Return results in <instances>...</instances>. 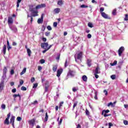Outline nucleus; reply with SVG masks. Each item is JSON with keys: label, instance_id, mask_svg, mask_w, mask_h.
<instances>
[{"label": "nucleus", "instance_id": "nucleus-29", "mask_svg": "<svg viewBox=\"0 0 128 128\" xmlns=\"http://www.w3.org/2000/svg\"><path fill=\"white\" fill-rule=\"evenodd\" d=\"M4 124H10V121L7 119H6L4 122Z\"/></svg>", "mask_w": 128, "mask_h": 128}, {"label": "nucleus", "instance_id": "nucleus-3", "mask_svg": "<svg viewBox=\"0 0 128 128\" xmlns=\"http://www.w3.org/2000/svg\"><path fill=\"white\" fill-rule=\"evenodd\" d=\"M8 72V68H6V66L4 67V68L3 69V76H2L3 80H4L6 78V72Z\"/></svg>", "mask_w": 128, "mask_h": 128}, {"label": "nucleus", "instance_id": "nucleus-58", "mask_svg": "<svg viewBox=\"0 0 128 128\" xmlns=\"http://www.w3.org/2000/svg\"><path fill=\"white\" fill-rule=\"evenodd\" d=\"M108 126H109L108 128H110L111 126H114V124H112V122H109Z\"/></svg>", "mask_w": 128, "mask_h": 128}, {"label": "nucleus", "instance_id": "nucleus-16", "mask_svg": "<svg viewBox=\"0 0 128 128\" xmlns=\"http://www.w3.org/2000/svg\"><path fill=\"white\" fill-rule=\"evenodd\" d=\"M87 64L89 68L92 66V60L90 59L87 60Z\"/></svg>", "mask_w": 128, "mask_h": 128}, {"label": "nucleus", "instance_id": "nucleus-42", "mask_svg": "<svg viewBox=\"0 0 128 128\" xmlns=\"http://www.w3.org/2000/svg\"><path fill=\"white\" fill-rule=\"evenodd\" d=\"M53 26H54V28H56V26H58V22H54L53 24Z\"/></svg>", "mask_w": 128, "mask_h": 128}, {"label": "nucleus", "instance_id": "nucleus-13", "mask_svg": "<svg viewBox=\"0 0 128 128\" xmlns=\"http://www.w3.org/2000/svg\"><path fill=\"white\" fill-rule=\"evenodd\" d=\"M62 70L60 69V70H57V74L56 76H58V78L59 76H60V74H62Z\"/></svg>", "mask_w": 128, "mask_h": 128}, {"label": "nucleus", "instance_id": "nucleus-6", "mask_svg": "<svg viewBox=\"0 0 128 128\" xmlns=\"http://www.w3.org/2000/svg\"><path fill=\"white\" fill-rule=\"evenodd\" d=\"M101 16L106 20H110V18L108 17V14H106L104 12H101Z\"/></svg>", "mask_w": 128, "mask_h": 128}, {"label": "nucleus", "instance_id": "nucleus-22", "mask_svg": "<svg viewBox=\"0 0 128 128\" xmlns=\"http://www.w3.org/2000/svg\"><path fill=\"white\" fill-rule=\"evenodd\" d=\"M27 52L28 54V56H30L32 54V50L30 48H27Z\"/></svg>", "mask_w": 128, "mask_h": 128}, {"label": "nucleus", "instance_id": "nucleus-57", "mask_svg": "<svg viewBox=\"0 0 128 128\" xmlns=\"http://www.w3.org/2000/svg\"><path fill=\"white\" fill-rule=\"evenodd\" d=\"M48 49L46 48V49H45L44 50L42 51V52H43L44 54H46V52H48Z\"/></svg>", "mask_w": 128, "mask_h": 128}, {"label": "nucleus", "instance_id": "nucleus-52", "mask_svg": "<svg viewBox=\"0 0 128 128\" xmlns=\"http://www.w3.org/2000/svg\"><path fill=\"white\" fill-rule=\"evenodd\" d=\"M42 69V66H38V70H39V72H40Z\"/></svg>", "mask_w": 128, "mask_h": 128}, {"label": "nucleus", "instance_id": "nucleus-2", "mask_svg": "<svg viewBox=\"0 0 128 128\" xmlns=\"http://www.w3.org/2000/svg\"><path fill=\"white\" fill-rule=\"evenodd\" d=\"M74 58L76 62H78V60L82 62V52H80L79 54H78L76 57L75 55Z\"/></svg>", "mask_w": 128, "mask_h": 128}, {"label": "nucleus", "instance_id": "nucleus-31", "mask_svg": "<svg viewBox=\"0 0 128 128\" xmlns=\"http://www.w3.org/2000/svg\"><path fill=\"white\" fill-rule=\"evenodd\" d=\"M116 64H118V62L116 60H115L114 62L113 63L110 64V66H116Z\"/></svg>", "mask_w": 128, "mask_h": 128}, {"label": "nucleus", "instance_id": "nucleus-50", "mask_svg": "<svg viewBox=\"0 0 128 128\" xmlns=\"http://www.w3.org/2000/svg\"><path fill=\"white\" fill-rule=\"evenodd\" d=\"M87 38H92V34H88L87 35Z\"/></svg>", "mask_w": 128, "mask_h": 128}, {"label": "nucleus", "instance_id": "nucleus-63", "mask_svg": "<svg viewBox=\"0 0 128 128\" xmlns=\"http://www.w3.org/2000/svg\"><path fill=\"white\" fill-rule=\"evenodd\" d=\"M104 93L105 94L106 96H108V91H106V90H104Z\"/></svg>", "mask_w": 128, "mask_h": 128}, {"label": "nucleus", "instance_id": "nucleus-32", "mask_svg": "<svg viewBox=\"0 0 128 128\" xmlns=\"http://www.w3.org/2000/svg\"><path fill=\"white\" fill-rule=\"evenodd\" d=\"M113 16H116V9H114L112 12Z\"/></svg>", "mask_w": 128, "mask_h": 128}, {"label": "nucleus", "instance_id": "nucleus-47", "mask_svg": "<svg viewBox=\"0 0 128 128\" xmlns=\"http://www.w3.org/2000/svg\"><path fill=\"white\" fill-rule=\"evenodd\" d=\"M32 104H38V100H35L32 103Z\"/></svg>", "mask_w": 128, "mask_h": 128}, {"label": "nucleus", "instance_id": "nucleus-48", "mask_svg": "<svg viewBox=\"0 0 128 128\" xmlns=\"http://www.w3.org/2000/svg\"><path fill=\"white\" fill-rule=\"evenodd\" d=\"M104 8H100V12L102 13V12H104Z\"/></svg>", "mask_w": 128, "mask_h": 128}, {"label": "nucleus", "instance_id": "nucleus-43", "mask_svg": "<svg viewBox=\"0 0 128 128\" xmlns=\"http://www.w3.org/2000/svg\"><path fill=\"white\" fill-rule=\"evenodd\" d=\"M124 20H126V21L128 20V14H126V16L124 18Z\"/></svg>", "mask_w": 128, "mask_h": 128}, {"label": "nucleus", "instance_id": "nucleus-11", "mask_svg": "<svg viewBox=\"0 0 128 128\" xmlns=\"http://www.w3.org/2000/svg\"><path fill=\"white\" fill-rule=\"evenodd\" d=\"M4 80H2L0 82V92H2V90H4Z\"/></svg>", "mask_w": 128, "mask_h": 128}, {"label": "nucleus", "instance_id": "nucleus-44", "mask_svg": "<svg viewBox=\"0 0 128 128\" xmlns=\"http://www.w3.org/2000/svg\"><path fill=\"white\" fill-rule=\"evenodd\" d=\"M21 90H26V88L23 86L21 88Z\"/></svg>", "mask_w": 128, "mask_h": 128}, {"label": "nucleus", "instance_id": "nucleus-5", "mask_svg": "<svg viewBox=\"0 0 128 128\" xmlns=\"http://www.w3.org/2000/svg\"><path fill=\"white\" fill-rule=\"evenodd\" d=\"M124 46H121L119 48V50H118V54L119 56H122V52H124Z\"/></svg>", "mask_w": 128, "mask_h": 128}, {"label": "nucleus", "instance_id": "nucleus-25", "mask_svg": "<svg viewBox=\"0 0 128 128\" xmlns=\"http://www.w3.org/2000/svg\"><path fill=\"white\" fill-rule=\"evenodd\" d=\"M72 92H76V90H78V87H74L72 89Z\"/></svg>", "mask_w": 128, "mask_h": 128}, {"label": "nucleus", "instance_id": "nucleus-30", "mask_svg": "<svg viewBox=\"0 0 128 128\" xmlns=\"http://www.w3.org/2000/svg\"><path fill=\"white\" fill-rule=\"evenodd\" d=\"M94 100H98V92H94Z\"/></svg>", "mask_w": 128, "mask_h": 128}, {"label": "nucleus", "instance_id": "nucleus-18", "mask_svg": "<svg viewBox=\"0 0 128 128\" xmlns=\"http://www.w3.org/2000/svg\"><path fill=\"white\" fill-rule=\"evenodd\" d=\"M58 70V66L57 65H54L53 66L52 68V70L54 72H56Z\"/></svg>", "mask_w": 128, "mask_h": 128}, {"label": "nucleus", "instance_id": "nucleus-41", "mask_svg": "<svg viewBox=\"0 0 128 128\" xmlns=\"http://www.w3.org/2000/svg\"><path fill=\"white\" fill-rule=\"evenodd\" d=\"M40 64H44L46 62V60L44 59H42L40 60Z\"/></svg>", "mask_w": 128, "mask_h": 128}, {"label": "nucleus", "instance_id": "nucleus-9", "mask_svg": "<svg viewBox=\"0 0 128 128\" xmlns=\"http://www.w3.org/2000/svg\"><path fill=\"white\" fill-rule=\"evenodd\" d=\"M14 116H12L10 120V124H12L13 128H14Z\"/></svg>", "mask_w": 128, "mask_h": 128}, {"label": "nucleus", "instance_id": "nucleus-28", "mask_svg": "<svg viewBox=\"0 0 128 128\" xmlns=\"http://www.w3.org/2000/svg\"><path fill=\"white\" fill-rule=\"evenodd\" d=\"M42 22H44V20L38 18V24H42Z\"/></svg>", "mask_w": 128, "mask_h": 128}, {"label": "nucleus", "instance_id": "nucleus-37", "mask_svg": "<svg viewBox=\"0 0 128 128\" xmlns=\"http://www.w3.org/2000/svg\"><path fill=\"white\" fill-rule=\"evenodd\" d=\"M1 108L2 110H6V104H2L1 106Z\"/></svg>", "mask_w": 128, "mask_h": 128}, {"label": "nucleus", "instance_id": "nucleus-56", "mask_svg": "<svg viewBox=\"0 0 128 128\" xmlns=\"http://www.w3.org/2000/svg\"><path fill=\"white\" fill-rule=\"evenodd\" d=\"M62 104H64V102H60V108L62 106Z\"/></svg>", "mask_w": 128, "mask_h": 128}, {"label": "nucleus", "instance_id": "nucleus-36", "mask_svg": "<svg viewBox=\"0 0 128 128\" xmlns=\"http://www.w3.org/2000/svg\"><path fill=\"white\" fill-rule=\"evenodd\" d=\"M80 8H88V6H86L84 4H82L80 6Z\"/></svg>", "mask_w": 128, "mask_h": 128}, {"label": "nucleus", "instance_id": "nucleus-8", "mask_svg": "<svg viewBox=\"0 0 128 128\" xmlns=\"http://www.w3.org/2000/svg\"><path fill=\"white\" fill-rule=\"evenodd\" d=\"M28 122L32 126H34V124H36V120L34 119L30 120Z\"/></svg>", "mask_w": 128, "mask_h": 128}, {"label": "nucleus", "instance_id": "nucleus-4", "mask_svg": "<svg viewBox=\"0 0 128 128\" xmlns=\"http://www.w3.org/2000/svg\"><path fill=\"white\" fill-rule=\"evenodd\" d=\"M70 76L71 78H74V76H76V71L75 70H69L68 74H67V78L68 76Z\"/></svg>", "mask_w": 128, "mask_h": 128}, {"label": "nucleus", "instance_id": "nucleus-15", "mask_svg": "<svg viewBox=\"0 0 128 128\" xmlns=\"http://www.w3.org/2000/svg\"><path fill=\"white\" fill-rule=\"evenodd\" d=\"M2 52H3L4 54H6V45L4 46Z\"/></svg>", "mask_w": 128, "mask_h": 128}, {"label": "nucleus", "instance_id": "nucleus-21", "mask_svg": "<svg viewBox=\"0 0 128 128\" xmlns=\"http://www.w3.org/2000/svg\"><path fill=\"white\" fill-rule=\"evenodd\" d=\"M55 14H58L60 12V8H56L54 10Z\"/></svg>", "mask_w": 128, "mask_h": 128}, {"label": "nucleus", "instance_id": "nucleus-38", "mask_svg": "<svg viewBox=\"0 0 128 128\" xmlns=\"http://www.w3.org/2000/svg\"><path fill=\"white\" fill-rule=\"evenodd\" d=\"M76 106H78L77 102L74 103L73 108H72L73 110H74V108H76Z\"/></svg>", "mask_w": 128, "mask_h": 128}, {"label": "nucleus", "instance_id": "nucleus-64", "mask_svg": "<svg viewBox=\"0 0 128 128\" xmlns=\"http://www.w3.org/2000/svg\"><path fill=\"white\" fill-rule=\"evenodd\" d=\"M124 108H126L128 110V104H124Z\"/></svg>", "mask_w": 128, "mask_h": 128}, {"label": "nucleus", "instance_id": "nucleus-54", "mask_svg": "<svg viewBox=\"0 0 128 128\" xmlns=\"http://www.w3.org/2000/svg\"><path fill=\"white\" fill-rule=\"evenodd\" d=\"M62 118H60V122H58V124H62Z\"/></svg>", "mask_w": 128, "mask_h": 128}, {"label": "nucleus", "instance_id": "nucleus-59", "mask_svg": "<svg viewBox=\"0 0 128 128\" xmlns=\"http://www.w3.org/2000/svg\"><path fill=\"white\" fill-rule=\"evenodd\" d=\"M14 74V70H12L10 71V74L12 75Z\"/></svg>", "mask_w": 128, "mask_h": 128}, {"label": "nucleus", "instance_id": "nucleus-20", "mask_svg": "<svg viewBox=\"0 0 128 128\" xmlns=\"http://www.w3.org/2000/svg\"><path fill=\"white\" fill-rule=\"evenodd\" d=\"M82 80H84V82H88V77L84 75L82 77Z\"/></svg>", "mask_w": 128, "mask_h": 128}, {"label": "nucleus", "instance_id": "nucleus-19", "mask_svg": "<svg viewBox=\"0 0 128 128\" xmlns=\"http://www.w3.org/2000/svg\"><path fill=\"white\" fill-rule=\"evenodd\" d=\"M26 68H24L23 70H22V72H20V76H22V74H26Z\"/></svg>", "mask_w": 128, "mask_h": 128}, {"label": "nucleus", "instance_id": "nucleus-51", "mask_svg": "<svg viewBox=\"0 0 128 128\" xmlns=\"http://www.w3.org/2000/svg\"><path fill=\"white\" fill-rule=\"evenodd\" d=\"M68 60H66L65 64H64L65 68H66V66H68Z\"/></svg>", "mask_w": 128, "mask_h": 128}, {"label": "nucleus", "instance_id": "nucleus-10", "mask_svg": "<svg viewBox=\"0 0 128 128\" xmlns=\"http://www.w3.org/2000/svg\"><path fill=\"white\" fill-rule=\"evenodd\" d=\"M46 8V4H38L36 7V10H38L39 8Z\"/></svg>", "mask_w": 128, "mask_h": 128}, {"label": "nucleus", "instance_id": "nucleus-34", "mask_svg": "<svg viewBox=\"0 0 128 128\" xmlns=\"http://www.w3.org/2000/svg\"><path fill=\"white\" fill-rule=\"evenodd\" d=\"M14 98H18V96L20 98V94H14L13 96Z\"/></svg>", "mask_w": 128, "mask_h": 128}, {"label": "nucleus", "instance_id": "nucleus-17", "mask_svg": "<svg viewBox=\"0 0 128 128\" xmlns=\"http://www.w3.org/2000/svg\"><path fill=\"white\" fill-rule=\"evenodd\" d=\"M14 22V20H12V17H9L8 18V24H12Z\"/></svg>", "mask_w": 128, "mask_h": 128}, {"label": "nucleus", "instance_id": "nucleus-35", "mask_svg": "<svg viewBox=\"0 0 128 128\" xmlns=\"http://www.w3.org/2000/svg\"><path fill=\"white\" fill-rule=\"evenodd\" d=\"M38 83H36L34 84L33 88H38Z\"/></svg>", "mask_w": 128, "mask_h": 128}, {"label": "nucleus", "instance_id": "nucleus-55", "mask_svg": "<svg viewBox=\"0 0 128 128\" xmlns=\"http://www.w3.org/2000/svg\"><path fill=\"white\" fill-rule=\"evenodd\" d=\"M34 80H35L34 78L32 77L31 78V82H34Z\"/></svg>", "mask_w": 128, "mask_h": 128}, {"label": "nucleus", "instance_id": "nucleus-14", "mask_svg": "<svg viewBox=\"0 0 128 128\" xmlns=\"http://www.w3.org/2000/svg\"><path fill=\"white\" fill-rule=\"evenodd\" d=\"M10 30H12L14 32H18V28H16V27L14 26L10 27Z\"/></svg>", "mask_w": 128, "mask_h": 128}, {"label": "nucleus", "instance_id": "nucleus-62", "mask_svg": "<svg viewBox=\"0 0 128 128\" xmlns=\"http://www.w3.org/2000/svg\"><path fill=\"white\" fill-rule=\"evenodd\" d=\"M8 50H12V46H7Z\"/></svg>", "mask_w": 128, "mask_h": 128}, {"label": "nucleus", "instance_id": "nucleus-24", "mask_svg": "<svg viewBox=\"0 0 128 128\" xmlns=\"http://www.w3.org/2000/svg\"><path fill=\"white\" fill-rule=\"evenodd\" d=\"M58 6H62V4H64V2H62V0H58Z\"/></svg>", "mask_w": 128, "mask_h": 128}, {"label": "nucleus", "instance_id": "nucleus-1", "mask_svg": "<svg viewBox=\"0 0 128 128\" xmlns=\"http://www.w3.org/2000/svg\"><path fill=\"white\" fill-rule=\"evenodd\" d=\"M34 6L32 5H31L30 8V10L32 12V16H38V10H34V8H32Z\"/></svg>", "mask_w": 128, "mask_h": 128}, {"label": "nucleus", "instance_id": "nucleus-60", "mask_svg": "<svg viewBox=\"0 0 128 128\" xmlns=\"http://www.w3.org/2000/svg\"><path fill=\"white\" fill-rule=\"evenodd\" d=\"M20 86H22L24 84V80H22L20 82Z\"/></svg>", "mask_w": 128, "mask_h": 128}, {"label": "nucleus", "instance_id": "nucleus-40", "mask_svg": "<svg viewBox=\"0 0 128 128\" xmlns=\"http://www.w3.org/2000/svg\"><path fill=\"white\" fill-rule=\"evenodd\" d=\"M16 120L18 122H20L22 120V118L20 116L17 117Z\"/></svg>", "mask_w": 128, "mask_h": 128}, {"label": "nucleus", "instance_id": "nucleus-39", "mask_svg": "<svg viewBox=\"0 0 128 128\" xmlns=\"http://www.w3.org/2000/svg\"><path fill=\"white\" fill-rule=\"evenodd\" d=\"M110 78L112 80H116V75H112Z\"/></svg>", "mask_w": 128, "mask_h": 128}, {"label": "nucleus", "instance_id": "nucleus-23", "mask_svg": "<svg viewBox=\"0 0 128 128\" xmlns=\"http://www.w3.org/2000/svg\"><path fill=\"white\" fill-rule=\"evenodd\" d=\"M108 112H110V110H103L102 111V114L104 115V114H108Z\"/></svg>", "mask_w": 128, "mask_h": 128}, {"label": "nucleus", "instance_id": "nucleus-27", "mask_svg": "<svg viewBox=\"0 0 128 128\" xmlns=\"http://www.w3.org/2000/svg\"><path fill=\"white\" fill-rule=\"evenodd\" d=\"M44 118H45L44 122H48V112H46Z\"/></svg>", "mask_w": 128, "mask_h": 128}, {"label": "nucleus", "instance_id": "nucleus-49", "mask_svg": "<svg viewBox=\"0 0 128 128\" xmlns=\"http://www.w3.org/2000/svg\"><path fill=\"white\" fill-rule=\"evenodd\" d=\"M124 124H125V126H127V124H128V121H127V120H124Z\"/></svg>", "mask_w": 128, "mask_h": 128}, {"label": "nucleus", "instance_id": "nucleus-7", "mask_svg": "<svg viewBox=\"0 0 128 128\" xmlns=\"http://www.w3.org/2000/svg\"><path fill=\"white\" fill-rule=\"evenodd\" d=\"M48 42H44L41 44V48L44 49L48 48Z\"/></svg>", "mask_w": 128, "mask_h": 128}, {"label": "nucleus", "instance_id": "nucleus-33", "mask_svg": "<svg viewBox=\"0 0 128 128\" xmlns=\"http://www.w3.org/2000/svg\"><path fill=\"white\" fill-rule=\"evenodd\" d=\"M88 26L89 28H94V26L92 25V24L90 22L88 23Z\"/></svg>", "mask_w": 128, "mask_h": 128}, {"label": "nucleus", "instance_id": "nucleus-61", "mask_svg": "<svg viewBox=\"0 0 128 128\" xmlns=\"http://www.w3.org/2000/svg\"><path fill=\"white\" fill-rule=\"evenodd\" d=\"M16 92V89L14 88L12 90V92H13L14 94V92Z\"/></svg>", "mask_w": 128, "mask_h": 128}, {"label": "nucleus", "instance_id": "nucleus-53", "mask_svg": "<svg viewBox=\"0 0 128 128\" xmlns=\"http://www.w3.org/2000/svg\"><path fill=\"white\" fill-rule=\"evenodd\" d=\"M98 74H94V76H95L96 78H98Z\"/></svg>", "mask_w": 128, "mask_h": 128}, {"label": "nucleus", "instance_id": "nucleus-45", "mask_svg": "<svg viewBox=\"0 0 128 128\" xmlns=\"http://www.w3.org/2000/svg\"><path fill=\"white\" fill-rule=\"evenodd\" d=\"M46 30V26H44V25H43L42 26V32H44V30Z\"/></svg>", "mask_w": 128, "mask_h": 128}, {"label": "nucleus", "instance_id": "nucleus-26", "mask_svg": "<svg viewBox=\"0 0 128 128\" xmlns=\"http://www.w3.org/2000/svg\"><path fill=\"white\" fill-rule=\"evenodd\" d=\"M21 2H22V0H17L16 8H19L20 4Z\"/></svg>", "mask_w": 128, "mask_h": 128}, {"label": "nucleus", "instance_id": "nucleus-12", "mask_svg": "<svg viewBox=\"0 0 128 128\" xmlns=\"http://www.w3.org/2000/svg\"><path fill=\"white\" fill-rule=\"evenodd\" d=\"M94 74H100V68L98 66H97V67L96 68L94 71Z\"/></svg>", "mask_w": 128, "mask_h": 128}, {"label": "nucleus", "instance_id": "nucleus-46", "mask_svg": "<svg viewBox=\"0 0 128 128\" xmlns=\"http://www.w3.org/2000/svg\"><path fill=\"white\" fill-rule=\"evenodd\" d=\"M47 30H52V26H47Z\"/></svg>", "mask_w": 128, "mask_h": 128}]
</instances>
